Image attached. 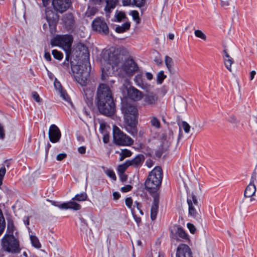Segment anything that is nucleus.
<instances>
[{
	"instance_id": "obj_20",
	"label": "nucleus",
	"mask_w": 257,
	"mask_h": 257,
	"mask_svg": "<svg viewBox=\"0 0 257 257\" xmlns=\"http://www.w3.org/2000/svg\"><path fill=\"white\" fill-rule=\"evenodd\" d=\"M144 160L145 158L144 155L139 154L134 159L131 160H127V163H128V165L130 166H133L135 167H138L142 165Z\"/></svg>"
},
{
	"instance_id": "obj_13",
	"label": "nucleus",
	"mask_w": 257,
	"mask_h": 257,
	"mask_svg": "<svg viewBox=\"0 0 257 257\" xmlns=\"http://www.w3.org/2000/svg\"><path fill=\"white\" fill-rule=\"evenodd\" d=\"M101 107H98L97 109L100 114L106 116H111L113 115L115 112V104L114 101L110 103H106L102 105Z\"/></svg>"
},
{
	"instance_id": "obj_10",
	"label": "nucleus",
	"mask_w": 257,
	"mask_h": 257,
	"mask_svg": "<svg viewBox=\"0 0 257 257\" xmlns=\"http://www.w3.org/2000/svg\"><path fill=\"white\" fill-rule=\"evenodd\" d=\"M92 27L93 30L99 33L107 35L109 32L108 27L103 19L97 18L92 22Z\"/></svg>"
},
{
	"instance_id": "obj_64",
	"label": "nucleus",
	"mask_w": 257,
	"mask_h": 257,
	"mask_svg": "<svg viewBox=\"0 0 257 257\" xmlns=\"http://www.w3.org/2000/svg\"><path fill=\"white\" fill-rule=\"evenodd\" d=\"M24 223L26 225H29V216H25L23 219Z\"/></svg>"
},
{
	"instance_id": "obj_17",
	"label": "nucleus",
	"mask_w": 257,
	"mask_h": 257,
	"mask_svg": "<svg viewBox=\"0 0 257 257\" xmlns=\"http://www.w3.org/2000/svg\"><path fill=\"white\" fill-rule=\"evenodd\" d=\"M171 237L176 240H179V237L182 239H188V235L183 229L181 227H177L174 230H171Z\"/></svg>"
},
{
	"instance_id": "obj_23",
	"label": "nucleus",
	"mask_w": 257,
	"mask_h": 257,
	"mask_svg": "<svg viewBox=\"0 0 257 257\" xmlns=\"http://www.w3.org/2000/svg\"><path fill=\"white\" fill-rule=\"evenodd\" d=\"M170 146L169 143L167 141L162 142L159 148L156 151L155 155L158 158H160L162 155L169 149Z\"/></svg>"
},
{
	"instance_id": "obj_51",
	"label": "nucleus",
	"mask_w": 257,
	"mask_h": 257,
	"mask_svg": "<svg viewBox=\"0 0 257 257\" xmlns=\"http://www.w3.org/2000/svg\"><path fill=\"white\" fill-rule=\"evenodd\" d=\"M133 188V187L130 185H126L124 187H121V191L123 192H127L131 191Z\"/></svg>"
},
{
	"instance_id": "obj_16",
	"label": "nucleus",
	"mask_w": 257,
	"mask_h": 257,
	"mask_svg": "<svg viewBox=\"0 0 257 257\" xmlns=\"http://www.w3.org/2000/svg\"><path fill=\"white\" fill-rule=\"evenodd\" d=\"M45 14L49 26L50 27H55L59 19L58 15L49 9H46Z\"/></svg>"
},
{
	"instance_id": "obj_57",
	"label": "nucleus",
	"mask_w": 257,
	"mask_h": 257,
	"mask_svg": "<svg viewBox=\"0 0 257 257\" xmlns=\"http://www.w3.org/2000/svg\"><path fill=\"white\" fill-rule=\"evenodd\" d=\"M106 128V124L104 123H101L100 124L99 131L101 134L106 133L105 131Z\"/></svg>"
},
{
	"instance_id": "obj_56",
	"label": "nucleus",
	"mask_w": 257,
	"mask_h": 257,
	"mask_svg": "<svg viewBox=\"0 0 257 257\" xmlns=\"http://www.w3.org/2000/svg\"><path fill=\"white\" fill-rule=\"evenodd\" d=\"M220 5L222 7L226 8L230 5L229 1L228 0H221L220 2Z\"/></svg>"
},
{
	"instance_id": "obj_11",
	"label": "nucleus",
	"mask_w": 257,
	"mask_h": 257,
	"mask_svg": "<svg viewBox=\"0 0 257 257\" xmlns=\"http://www.w3.org/2000/svg\"><path fill=\"white\" fill-rule=\"evenodd\" d=\"M52 6L56 12L62 14L70 8L72 2L71 0H53Z\"/></svg>"
},
{
	"instance_id": "obj_15",
	"label": "nucleus",
	"mask_w": 257,
	"mask_h": 257,
	"mask_svg": "<svg viewBox=\"0 0 257 257\" xmlns=\"http://www.w3.org/2000/svg\"><path fill=\"white\" fill-rule=\"evenodd\" d=\"M61 136V132L59 128L55 124L51 125L49 130L50 141L53 143H57L60 140Z\"/></svg>"
},
{
	"instance_id": "obj_35",
	"label": "nucleus",
	"mask_w": 257,
	"mask_h": 257,
	"mask_svg": "<svg viewBox=\"0 0 257 257\" xmlns=\"http://www.w3.org/2000/svg\"><path fill=\"white\" fill-rule=\"evenodd\" d=\"M15 227L13 224L9 223L7 227V233L5 236L14 235L13 232L14 231Z\"/></svg>"
},
{
	"instance_id": "obj_49",
	"label": "nucleus",
	"mask_w": 257,
	"mask_h": 257,
	"mask_svg": "<svg viewBox=\"0 0 257 257\" xmlns=\"http://www.w3.org/2000/svg\"><path fill=\"white\" fill-rule=\"evenodd\" d=\"M125 205L129 208H131L133 204V199L131 197H127L125 200Z\"/></svg>"
},
{
	"instance_id": "obj_55",
	"label": "nucleus",
	"mask_w": 257,
	"mask_h": 257,
	"mask_svg": "<svg viewBox=\"0 0 257 257\" xmlns=\"http://www.w3.org/2000/svg\"><path fill=\"white\" fill-rule=\"evenodd\" d=\"M103 136V142L104 144H107L109 142V135L108 134H107V133H103L102 134Z\"/></svg>"
},
{
	"instance_id": "obj_40",
	"label": "nucleus",
	"mask_w": 257,
	"mask_h": 257,
	"mask_svg": "<svg viewBox=\"0 0 257 257\" xmlns=\"http://www.w3.org/2000/svg\"><path fill=\"white\" fill-rule=\"evenodd\" d=\"M129 166H130L128 165L127 160L123 164L120 165L118 166V170L119 172L123 173Z\"/></svg>"
},
{
	"instance_id": "obj_31",
	"label": "nucleus",
	"mask_w": 257,
	"mask_h": 257,
	"mask_svg": "<svg viewBox=\"0 0 257 257\" xmlns=\"http://www.w3.org/2000/svg\"><path fill=\"white\" fill-rule=\"evenodd\" d=\"M166 75L164 74L163 71H160L157 76V82L159 84H161L164 80L166 78Z\"/></svg>"
},
{
	"instance_id": "obj_22",
	"label": "nucleus",
	"mask_w": 257,
	"mask_h": 257,
	"mask_svg": "<svg viewBox=\"0 0 257 257\" xmlns=\"http://www.w3.org/2000/svg\"><path fill=\"white\" fill-rule=\"evenodd\" d=\"M123 6H135L138 8L145 6L146 0H122Z\"/></svg>"
},
{
	"instance_id": "obj_4",
	"label": "nucleus",
	"mask_w": 257,
	"mask_h": 257,
	"mask_svg": "<svg viewBox=\"0 0 257 257\" xmlns=\"http://www.w3.org/2000/svg\"><path fill=\"white\" fill-rule=\"evenodd\" d=\"M122 57L118 52V50L115 49L106 50L103 53L102 60L101 61L102 67L101 71L102 77L105 75H107V71L110 67L114 69L115 67H117Z\"/></svg>"
},
{
	"instance_id": "obj_5",
	"label": "nucleus",
	"mask_w": 257,
	"mask_h": 257,
	"mask_svg": "<svg viewBox=\"0 0 257 257\" xmlns=\"http://www.w3.org/2000/svg\"><path fill=\"white\" fill-rule=\"evenodd\" d=\"M114 101L112 93L109 86L105 84H100L97 90L96 104L97 107H101L106 103Z\"/></svg>"
},
{
	"instance_id": "obj_6",
	"label": "nucleus",
	"mask_w": 257,
	"mask_h": 257,
	"mask_svg": "<svg viewBox=\"0 0 257 257\" xmlns=\"http://www.w3.org/2000/svg\"><path fill=\"white\" fill-rule=\"evenodd\" d=\"M194 185L197 187V188L193 192L188 195L187 202L189 206V215L194 218H196L198 215V211L200 209L195 194H200L201 193V189L200 183L198 181L194 183Z\"/></svg>"
},
{
	"instance_id": "obj_43",
	"label": "nucleus",
	"mask_w": 257,
	"mask_h": 257,
	"mask_svg": "<svg viewBox=\"0 0 257 257\" xmlns=\"http://www.w3.org/2000/svg\"><path fill=\"white\" fill-rule=\"evenodd\" d=\"M181 127L184 130L186 133H188L189 132L190 126L187 122L185 121H182Z\"/></svg>"
},
{
	"instance_id": "obj_26",
	"label": "nucleus",
	"mask_w": 257,
	"mask_h": 257,
	"mask_svg": "<svg viewBox=\"0 0 257 257\" xmlns=\"http://www.w3.org/2000/svg\"><path fill=\"white\" fill-rule=\"evenodd\" d=\"M63 22L65 23V25L67 27L71 28L72 27L74 23V17L72 14L68 13L66 14L63 18Z\"/></svg>"
},
{
	"instance_id": "obj_41",
	"label": "nucleus",
	"mask_w": 257,
	"mask_h": 257,
	"mask_svg": "<svg viewBox=\"0 0 257 257\" xmlns=\"http://www.w3.org/2000/svg\"><path fill=\"white\" fill-rule=\"evenodd\" d=\"M84 97L86 98V103L88 105H92V92H90L88 96H87V93L84 91Z\"/></svg>"
},
{
	"instance_id": "obj_33",
	"label": "nucleus",
	"mask_w": 257,
	"mask_h": 257,
	"mask_svg": "<svg viewBox=\"0 0 257 257\" xmlns=\"http://www.w3.org/2000/svg\"><path fill=\"white\" fill-rule=\"evenodd\" d=\"M87 197V195L86 193L83 192L79 194H77L72 199L73 200H76L77 201H84L86 200Z\"/></svg>"
},
{
	"instance_id": "obj_37",
	"label": "nucleus",
	"mask_w": 257,
	"mask_h": 257,
	"mask_svg": "<svg viewBox=\"0 0 257 257\" xmlns=\"http://www.w3.org/2000/svg\"><path fill=\"white\" fill-rule=\"evenodd\" d=\"M69 209L78 210L81 209V205L74 201H69Z\"/></svg>"
},
{
	"instance_id": "obj_54",
	"label": "nucleus",
	"mask_w": 257,
	"mask_h": 257,
	"mask_svg": "<svg viewBox=\"0 0 257 257\" xmlns=\"http://www.w3.org/2000/svg\"><path fill=\"white\" fill-rule=\"evenodd\" d=\"M256 179V172L255 169L253 171L251 174L250 183L254 184V182Z\"/></svg>"
},
{
	"instance_id": "obj_46",
	"label": "nucleus",
	"mask_w": 257,
	"mask_h": 257,
	"mask_svg": "<svg viewBox=\"0 0 257 257\" xmlns=\"http://www.w3.org/2000/svg\"><path fill=\"white\" fill-rule=\"evenodd\" d=\"M120 153L121 155H123V156L125 158L129 157L132 155L131 151L127 149L122 150Z\"/></svg>"
},
{
	"instance_id": "obj_12",
	"label": "nucleus",
	"mask_w": 257,
	"mask_h": 257,
	"mask_svg": "<svg viewBox=\"0 0 257 257\" xmlns=\"http://www.w3.org/2000/svg\"><path fill=\"white\" fill-rule=\"evenodd\" d=\"M121 69L127 75L133 76L138 71L139 67L133 59H127L121 66Z\"/></svg>"
},
{
	"instance_id": "obj_29",
	"label": "nucleus",
	"mask_w": 257,
	"mask_h": 257,
	"mask_svg": "<svg viewBox=\"0 0 257 257\" xmlns=\"http://www.w3.org/2000/svg\"><path fill=\"white\" fill-rule=\"evenodd\" d=\"M117 0H106V5L105 10L109 13L111 9H114L116 4Z\"/></svg>"
},
{
	"instance_id": "obj_25",
	"label": "nucleus",
	"mask_w": 257,
	"mask_h": 257,
	"mask_svg": "<svg viewBox=\"0 0 257 257\" xmlns=\"http://www.w3.org/2000/svg\"><path fill=\"white\" fill-rule=\"evenodd\" d=\"M256 192V187L254 184L249 183L246 187L244 192L245 197H251L253 196Z\"/></svg>"
},
{
	"instance_id": "obj_19",
	"label": "nucleus",
	"mask_w": 257,
	"mask_h": 257,
	"mask_svg": "<svg viewBox=\"0 0 257 257\" xmlns=\"http://www.w3.org/2000/svg\"><path fill=\"white\" fill-rule=\"evenodd\" d=\"M142 98L146 105H151L155 104L158 99L157 95L153 92L148 93L144 95Z\"/></svg>"
},
{
	"instance_id": "obj_1",
	"label": "nucleus",
	"mask_w": 257,
	"mask_h": 257,
	"mask_svg": "<svg viewBox=\"0 0 257 257\" xmlns=\"http://www.w3.org/2000/svg\"><path fill=\"white\" fill-rule=\"evenodd\" d=\"M162 168L157 166L149 173L145 183L146 189L153 198L151 210V218L152 220L156 219L158 214L160 198V193L158 191L162 183Z\"/></svg>"
},
{
	"instance_id": "obj_61",
	"label": "nucleus",
	"mask_w": 257,
	"mask_h": 257,
	"mask_svg": "<svg viewBox=\"0 0 257 257\" xmlns=\"http://www.w3.org/2000/svg\"><path fill=\"white\" fill-rule=\"evenodd\" d=\"M54 86L56 87V88L58 90L59 92H60V90L61 89H62L61 85L59 82H55Z\"/></svg>"
},
{
	"instance_id": "obj_30",
	"label": "nucleus",
	"mask_w": 257,
	"mask_h": 257,
	"mask_svg": "<svg viewBox=\"0 0 257 257\" xmlns=\"http://www.w3.org/2000/svg\"><path fill=\"white\" fill-rule=\"evenodd\" d=\"M30 237L32 245L36 248H40L41 245L37 237L35 235H31Z\"/></svg>"
},
{
	"instance_id": "obj_18",
	"label": "nucleus",
	"mask_w": 257,
	"mask_h": 257,
	"mask_svg": "<svg viewBox=\"0 0 257 257\" xmlns=\"http://www.w3.org/2000/svg\"><path fill=\"white\" fill-rule=\"evenodd\" d=\"M127 95L131 99L134 101L140 100L143 97L142 92L134 87H130L127 90Z\"/></svg>"
},
{
	"instance_id": "obj_34",
	"label": "nucleus",
	"mask_w": 257,
	"mask_h": 257,
	"mask_svg": "<svg viewBox=\"0 0 257 257\" xmlns=\"http://www.w3.org/2000/svg\"><path fill=\"white\" fill-rule=\"evenodd\" d=\"M52 54L53 57L58 60H61L63 57V53L57 50H52Z\"/></svg>"
},
{
	"instance_id": "obj_60",
	"label": "nucleus",
	"mask_w": 257,
	"mask_h": 257,
	"mask_svg": "<svg viewBox=\"0 0 257 257\" xmlns=\"http://www.w3.org/2000/svg\"><path fill=\"white\" fill-rule=\"evenodd\" d=\"M78 152L81 154H84L86 152V147L84 146H82L78 149Z\"/></svg>"
},
{
	"instance_id": "obj_24",
	"label": "nucleus",
	"mask_w": 257,
	"mask_h": 257,
	"mask_svg": "<svg viewBox=\"0 0 257 257\" xmlns=\"http://www.w3.org/2000/svg\"><path fill=\"white\" fill-rule=\"evenodd\" d=\"M224 56L223 57L224 63L225 67L230 71L231 72V65L233 63V59L229 55L226 50H223Z\"/></svg>"
},
{
	"instance_id": "obj_53",
	"label": "nucleus",
	"mask_w": 257,
	"mask_h": 257,
	"mask_svg": "<svg viewBox=\"0 0 257 257\" xmlns=\"http://www.w3.org/2000/svg\"><path fill=\"white\" fill-rule=\"evenodd\" d=\"M125 17V15L123 12H119L116 16V18L117 19V21L120 22L122 19H123Z\"/></svg>"
},
{
	"instance_id": "obj_59",
	"label": "nucleus",
	"mask_w": 257,
	"mask_h": 257,
	"mask_svg": "<svg viewBox=\"0 0 257 257\" xmlns=\"http://www.w3.org/2000/svg\"><path fill=\"white\" fill-rule=\"evenodd\" d=\"M154 162L150 159H148L146 162V165L148 168L152 167L154 165Z\"/></svg>"
},
{
	"instance_id": "obj_39",
	"label": "nucleus",
	"mask_w": 257,
	"mask_h": 257,
	"mask_svg": "<svg viewBox=\"0 0 257 257\" xmlns=\"http://www.w3.org/2000/svg\"><path fill=\"white\" fill-rule=\"evenodd\" d=\"M104 172L105 174L113 180H116V177L113 170L110 169H106Z\"/></svg>"
},
{
	"instance_id": "obj_52",
	"label": "nucleus",
	"mask_w": 257,
	"mask_h": 257,
	"mask_svg": "<svg viewBox=\"0 0 257 257\" xmlns=\"http://www.w3.org/2000/svg\"><path fill=\"white\" fill-rule=\"evenodd\" d=\"M187 227L191 233H194L196 231V228L193 224L187 223Z\"/></svg>"
},
{
	"instance_id": "obj_28",
	"label": "nucleus",
	"mask_w": 257,
	"mask_h": 257,
	"mask_svg": "<svg viewBox=\"0 0 257 257\" xmlns=\"http://www.w3.org/2000/svg\"><path fill=\"white\" fill-rule=\"evenodd\" d=\"M165 63L168 71L172 73L173 70L174 62L172 58L168 56L165 57Z\"/></svg>"
},
{
	"instance_id": "obj_58",
	"label": "nucleus",
	"mask_w": 257,
	"mask_h": 257,
	"mask_svg": "<svg viewBox=\"0 0 257 257\" xmlns=\"http://www.w3.org/2000/svg\"><path fill=\"white\" fill-rule=\"evenodd\" d=\"M5 134L4 133V127L0 123V139L3 140L5 138Z\"/></svg>"
},
{
	"instance_id": "obj_21",
	"label": "nucleus",
	"mask_w": 257,
	"mask_h": 257,
	"mask_svg": "<svg viewBox=\"0 0 257 257\" xmlns=\"http://www.w3.org/2000/svg\"><path fill=\"white\" fill-rule=\"evenodd\" d=\"M134 81L138 87L144 90H147L148 89L149 85L143 78L142 74H137L134 78Z\"/></svg>"
},
{
	"instance_id": "obj_42",
	"label": "nucleus",
	"mask_w": 257,
	"mask_h": 257,
	"mask_svg": "<svg viewBox=\"0 0 257 257\" xmlns=\"http://www.w3.org/2000/svg\"><path fill=\"white\" fill-rule=\"evenodd\" d=\"M132 16L133 18V19L136 22L137 24L140 23V19L139 18V14L138 11H132L131 12Z\"/></svg>"
},
{
	"instance_id": "obj_2",
	"label": "nucleus",
	"mask_w": 257,
	"mask_h": 257,
	"mask_svg": "<svg viewBox=\"0 0 257 257\" xmlns=\"http://www.w3.org/2000/svg\"><path fill=\"white\" fill-rule=\"evenodd\" d=\"M121 111L124 115L125 129L133 137L138 135L137 124L138 123V111L137 107L127 102H122Z\"/></svg>"
},
{
	"instance_id": "obj_38",
	"label": "nucleus",
	"mask_w": 257,
	"mask_h": 257,
	"mask_svg": "<svg viewBox=\"0 0 257 257\" xmlns=\"http://www.w3.org/2000/svg\"><path fill=\"white\" fill-rule=\"evenodd\" d=\"M194 34L196 37L202 39L203 40H206V35L201 31L199 30H195Z\"/></svg>"
},
{
	"instance_id": "obj_36",
	"label": "nucleus",
	"mask_w": 257,
	"mask_h": 257,
	"mask_svg": "<svg viewBox=\"0 0 257 257\" xmlns=\"http://www.w3.org/2000/svg\"><path fill=\"white\" fill-rule=\"evenodd\" d=\"M59 93H60L61 96L62 97V98L64 100H65L66 101H67L68 102L71 103V99L65 90H63V89H61L60 90Z\"/></svg>"
},
{
	"instance_id": "obj_47",
	"label": "nucleus",
	"mask_w": 257,
	"mask_h": 257,
	"mask_svg": "<svg viewBox=\"0 0 257 257\" xmlns=\"http://www.w3.org/2000/svg\"><path fill=\"white\" fill-rule=\"evenodd\" d=\"M67 157V154L66 153H61V154H59L57 157H56V159L57 161H61L62 160H63L64 159H65Z\"/></svg>"
},
{
	"instance_id": "obj_9",
	"label": "nucleus",
	"mask_w": 257,
	"mask_h": 257,
	"mask_svg": "<svg viewBox=\"0 0 257 257\" xmlns=\"http://www.w3.org/2000/svg\"><path fill=\"white\" fill-rule=\"evenodd\" d=\"M73 38L71 35L57 36L51 41L52 46H59L64 49H69L72 45Z\"/></svg>"
},
{
	"instance_id": "obj_27",
	"label": "nucleus",
	"mask_w": 257,
	"mask_h": 257,
	"mask_svg": "<svg viewBox=\"0 0 257 257\" xmlns=\"http://www.w3.org/2000/svg\"><path fill=\"white\" fill-rule=\"evenodd\" d=\"M131 24L130 22H125L121 25V26H118L115 28V31L118 33H123L130 28Z\"/></svg>"
},
{
	"instance_id": "obj_32",
	"label": "nucleus",
	"mask_w": 257,
	"mask_h": 257,
	"mask_svg": "<svg viewBox=\"0 0 257 257\" xmlns=\"http://www.w3.org/2000/svg\"><path fill=\"white\" fill-rule=\"evenodd\" d=\"M150 122L151 125L156 128H160L161 124L159 120L156 116H152Z\"/></svg>"
},
{
	"instance_id": "obj_63",
	"label": "nucleus",
	"mask_w": 257,
	"mask_h": 257,
	"mask_svg": "<svg viewBox=\"0 0 257 257\" xmlns=\"http://www.w3.org/2000/svg\"><path fill=\"white\" fill-rule=\"evenodd\" d=\"M113 197L114 200H117L120 197V195L118 192H114L113 193Z\"/></svg>"
},
{
	"instance_id": "obj_8",
	"label": "nucleus",
	"mask_w": 257,
	"mask_h": 257,
	"mask_svg": "<svg viewBox=\"0 0 257 257\" xmlns=\"http://www.w3.org/2000/svg\"><path fill=\"white\" fill-rule=\"evenodd\" d=\"M113 138L114 143L119 146H130L134 143L133 139L124 134L116 126H113Z\"/></svg>"
},
{
	"instance_id": "obj_14",
	"label": "nucleus",
	"mask_w": 257,
	"mask_h": 257,
	"mask_svg": "<svg viewBox=\"0 0 257 257\" xmlns=\"http://www.w3.org/2000/svg\"><path fill=\"white\" fill-rule=\"evenodd\" d=\"M176 257H192V252L188 245L180 244L177 247Z\"/></svg>"
},
{
	"instance_id": "obj_45",
	"label": "nucleus",
	"mask_w": 257,
	"mask_h": 257,
	"mask_svg": "<svg viewBox=\"0 0 257 257\" xmlns=\"http://www.w3.org/2000/svg\"><path fill=\"white\" fill-rule=\"evenodd\" d=\"M228 121H229L230 123L235 124V125H237V124L238 123V120L236 119V118L233 116L231 115L228 117L227 119Z\"/></svg>"
},
{
	"instance_id": "obj_48",
	"label": "nucleus",
	"mask_w": 257,
	"mask_h": 257,
	"mask_svg": "<svg viewBox=\"0 0 257 257\" xmlns=\"http://www.w3.org/2000/svg\"><path fill=\"white\" fill-rule=\"evenodd\" d=\"M32 97L37 102L41 101V99L37 92L34 91L32 92Z\"/></svg>"
},
{
	"instance_id": "obj_7",
	"label": "nucleus",
	"mask_w": 257,
	"mask_h": 257,
	"mask_svg": "<svg viewBox=\"0 0 257 257\" xmlns=\"http://www.w3.org/2000/svg\"><path fill=\"white\" fill-rule=\"evenodd\" d=\"M2 248L5 251L12 253L20 252L19 240L14 236H4L2 239Z\"/></svg>"
},
{
	"instance_id": "obj_50",
	"label": "nucleus",
	"mask_w": 257,
	"mask_h": 257,
	"mask_svg": "<svg viewBox=\"0 0 257 257\" xmlns=\"http://www.w3.org/2000/svg\"><path fill=\"white\" fill-rule=\"evenodd\" d=\"M58 207L62 209H69V202L62 203V204L59 205V206H58Z\"/></svg>"
},
{
	"instance_id": "obj_3",
	"label": "nucleus",
	"mask_w": 257,
	"mask_h": 257,
	"mask_svg": "<svg viewBox=\"0 0 257 257\" xmlns=\"http://www.w3.org/2000/svg\"><path fill=\"white\" fill-rule=\"evenodd\" d=\"M71 71L76 80L82 86H86L90 76V66L89 53H85L82 64L74 65L71 62Z\"/></svg>"
},
{
	"instance_id": "obj_44",
	"label": "nucleus",
	"mask_w": 257,
	"mask_h": 257,
	"mask_svg": "<svg viewBox=\"0 0 257 257\" xmlns=\"http://www.w3.org/2000/svg\"><path fill=\"white\" fill-rule=\"evenodd\" d=\"M6 173V169L4 166L0 168V186L3 183V179Z\"/></svg>"
},
{
	"instance_id": "obj_62",
	"label": "nucleus",
	"mask_w": 257,
	"mask_h": 257,
	"mask_svg": "<svg viewBox=\"0 0 257 257\" xmlns=\"http://www.w3.org/2000/svg\"><path fill=\"white\" fill-rule=\"evenodd\" d=\"M44 57L45 59L48 61H50L51 60V55L49 52H45Z\"/></svg>"
}]
</instances>
